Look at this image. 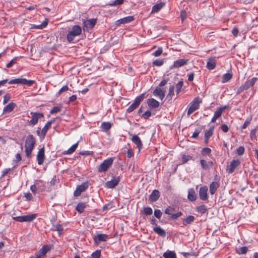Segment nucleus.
I'll return each instance as SVG.
<instances>
[{"label": "nucleus", "mask_w": 258, "mask_h": 258, "mask_svg": "<svg viewBox=\"0 0 258 258\" xmlns=\"http://www.w3.org/2000/svg\"><path fill=\"white\" fill-rule=\"evenodd\" d=\"M240 164V162L238 159L232 160L230 165L227 166V171L229 173H232Z\"/></svg>", "instance_id": "f8f14e48"}, {"label": "nucleus", "mask_w": 258, "mask_h": 258, "mask_svg": "<svg viewBox=\"0 0 258 258\" xmlns=\"http://www.w3.org/2000/svg\"><path fill=\"white\" fill-rule=\"evenodd\" d=\"M211 149L209 148H204L201 151V155L203 156L209 155L211 154Z\"/></svg>", "instance_id": "a18cd8bd"}, {"label": "nucleus", "mask_w": 258, "mask_h": 258, "mask_svg": "<svg viewBox=\"0 0 258 258\" xmlns=\"http://www.w3.org/2000/svg\"><path fill=\"white\" fill-rule=\"evenodd\" d=\"M200 163L203 169L205 170L209 169L208 163L206 161V160L204 159H201L200 160Z\"/></svg>", "instance_id": "3c124183"}, {"label": "nucleus", "mask_w": 258, "mask_h": 258, "mask_svg": "<svg viewBox=\"0 0 258 258\" xmlns=\"http://www.w3.org/2000/svg\"><path fill=\"white\" fill-rule=\"evenodd\" d=\"M147 104L150 108H156L159 106V102L154 98L148 99Z\"/></svg>", "instance_id": "412c9836"}, {"label": "nucleus", "mask_w": 258, "mask_h": 258, "mask_svg": "<svg viewBox=\"0 0 258 258\" xmlns=\"http://www.w3.org/2000/svg\"><path fill=\"white\" fill-rule=\"evenodd\" d=\"M51 248V246L49 245H44L39 250V252L41 255H45L47 252H48Z\"/></svg>", "instance_id": "473e14b6"}, {"label": "nucleus", "mask_w": 258, "mask_h": 258, "mask_svg": "<svg viewBox=\"0 0 258 258\" xmlns=\"http://www.w3.org/2000/svg\"><path fill=\"white\" fill-rule=\"evenodd\" d=\"M195 219L194 216L189 215L186 218L182 219L183 224L184 226L190 225L195 221Z\"/></svg>", "instance_id": "a878e982"}, {"label": "nucleus", "mask_w": 258, "mask_h": 258, "mask_svg": "<svg viewBox=\"0 0 258 258\" xmlns=\"http://www.w3.org/2000/svg\"><path fill=\"white\" fill-rule=\"evenodd\" d=\"M222 113V111L220 109H218L214 113V116L212 118L211 122H215L217 119L219 118Z\"/></svg>", "instance_id": "72a5a7b5"}, {"label": "nucleus", "mask_w": 258, "mask_h": 258, "mask_svg": "<svg viewBox=\"0 0 258 258\" xmlns=\"http://www.w3.org/2000/svg\"><path fill=\"white\" fill-rule=\"evenodd\" d=\"M53 227L55 230L58 232L59 234H60L63 231L62 226L60 224H56L55 225H53Z\"/></svg>", "instance_id": "bf43d9fd"}, {"label": "nucleus", "mask_w": 258, "mask_h": 258, "mask_svg": "<svg viewBox=\"0 0 258 258\" xmlns=\"http://www.w3.org/2000/svg\"><path fill=\"white\" fill-rule=\"evenodd\" d=\"M82 33V28L79 25H75L73 26L71 31H69L67 39L69 42H72L75 39V37L80 35Z\"/></svg>", "instance_id": "f03ea898"}, {"label": "nucleus", "mask_w": 258, "mask_h": 258, "mask_svg": "<svg viewBox=\"0 0 258 258\" xmlns=\"http://www.w3.org/2000/svg\"><path fill=\"white\" fill-rule=\"evenodd\" d=\"M36 143V139L32 135H29L27 136L25 140V148L26 156L27 158L31 157V154Z\"/></svg>", "instance_id": "f257e3e1"}, {"label": "nucleus", "mask_w": 258, "mask_h": 258, "mask_svg": "<svg viewBox=\"0 0 258 258\" xmlns=\"http://www.w3.org/2000/svg\"><path fill=\"white\" fill-rule=\"evenodd\" d=\"M203 128H204V126H202L200 128H196L195 130V132L193 133V134L191 136V138H197L198 136H199V134L201 133V132L202 131V130Z\"/></svg>", "instance_id": "09e8293b"}, {"label": "nucleus", "mask_w": 258, "mask_h": 258, "mask_svg": "<svg viewBox=\"0 0 258 258\" xmlns=\"http://www.w3.org/2000/svg\"><path fill=\"white\" fill-rule=\"evenodd\" d=\"M48 24V20L47 19H45L41 25L37 26L35 27L36 28L41 29L43 28H44L47 26Z\"/></svg>", "instance_id": "69168bd1"}, {"label": "nucleus", "mask_w": 258, "mask_h": 258, "mask_svg": "<svg viewBox=\"0 0 258 258\" xmlns=\"http://www.w3.org/2000/svg\"><path fill=\"white\" fill-rule=\"evenodd\" d=\"M163 52V49L162 47H159L158 50L155 51L153 53V55L156 57H158L160 56Z\"/></svg>", "instance_id": "680f3d73"}, {"label": "nucleus", "mask_w": 258, "mask_h": 258, "mask_svg": "<svg viewBox=\"0 0 258 258\" xmlns=\"http://www.w3.org/2000/svg\"><path fill=\"white\" fill-rule=\"evenodd\" d=\"M188 59H179L175 61L173 64L170 67L171 69L178 68L187 64Z\"/></svg>", "instance_id": "dca6fc26"}, {"label": "nucleus", "mask_w": 258, "mask_h": 258, "mask_svg": "<svg viewBox=\"0 0 258 258\" xmlns=\"http://www.w3.org/2000/svg\"><path fill=\"white\" fill-rule=\"evenodd\" d=\"M154 214L155 217H156L157 219H160L162 216V213L160 210L155 209L154 212Z\"/></svg>", "instance_id": "4d7b16f0"}, {"label": "nucleus", "mask_w": 258, "mask_h": 258, "mask_svg": "<svg viewBox=\"0 0 258 258\" xmlns=\"http://www.w3.org/2000/svg\"><path fill=\"white\" fill-rule=\"evenodd\" d=\"M164 258H176V255L174 251L167 250L163 254Z\"/></svg>", "instance_id": "2f4dec72"}, {"label": "nucleus", "mask_w": 258, "mask_h": 258, "mask_svg": "<svg viewBox=\"0 0 258 258\" xmlns=\"http://www.w3.org/2000/svg\"><path fill=\"white\" fill-rule=\"evenodd\" d=\"M43 181L41 180H36L34 182V184L30 186V189L33 194H35L38 189L37 186H39V184H42Z\"/></svg>", "instance_id": "c756f323"}, {"label": "nucleus", "mask_w": 258, "mask_h": 258, "mask_svg": "<svg viewBox=\"0 0 258 258\" xmlns=\"http://www.w3.org/2000/svg\"><path fill=\"white\" fill-rule=\"evenodd\" d=\"M202 102L201 99L199 97H196L190 103L189 107L187 111V115H190L195 111L199 108L200 103Z\"/></svg>", "instance_id": "39448f33"}, {"label": "nucleus", "mask_w": 258, "mask_h": 258, "mask_svg": "<svg viewBox=\"0 0 258 258\" xmlns=\"http://www.w3.org/2000/svg\"><path fill=\"white\" fill-rule=\"evenodd\" d=\"M69 90V88L67 85L63 86L57 92L58 95H59L61 93L63 92H66Z\"/></svg>", "instance_id": "774afa93"}, {"label": "nucleus", "mask_w": 258, "mask_h": 258, "mask_svg": "<svg viewBox=\"0 0 258 258\" xmlns=\"http://www.w3.org/2000/svg\"><path fill=\"white\" fill-rule=\"evenodd\" d=\"M30 114L32 115L31 119L29 121V125L30 126H34L38 122V119L44 117V115L41 112H31Z\"/></svg>", "instance_id": "6e6552de"}, {"label": "nucleus", "mask_w": 258, "mask_h": 258, "mask_svg": "<svg viewBox=\"0 0 258 258\" xmlns=\"http://www.w3.org/2000/svg\"><path fill=\"white\" fill-rule=\"evenodd\" d=\"M187 198L191 202L195 201L197 200V195L193 188H191L188 190Z\"/></svg>", "instance_id": "cd10ccee"}, {"label": "nucleus", "mask_w": 258, "mask_h": 258, "mask_svg": "<svg viewBox=\"0 0 258 258\" xmlns=\"http://www.w3.org/2000/svg\"><path fill=\"white\" fill-rule=\"evenodd\" d=\"M251 120V117L247 118L245 121L244 124L242 126V129L246 128L250 124Z\"/></svg>", "instance_id": "13d9d810"}, {"label": "nucleus", "mask_w": 258, "mask_h": 258, "mask_svg": "<svg viewBox=\"0 0 258 258\" xmlns=\"http://www.w3.org/2000/svg\"><path fill=\"white\" fill-rule=\"evenodd\" d=\"M153 95L158 97L161 100H163L165 95V90L160 87H156L153 91Z\"/></svg>", "instance_id": "f3484780"}, {"label": "nucleus", "mask_w": 258, "mask_h": 258, "mask_svg": "<svg viewBox=\"0 0 258 258\" xmlns=\"http://www.w3.org/2000/svg\"><path fill=\"white\" fill-rule=\"evenodd\" d=\"M113 162L112 158H108L103 161V162L99 166L98 171L99 172H105L112 165Z\"/></svg>", "instance_id": "423d86ee"}, {"label": "nucleus", "mask_w": 258, "mask_h": 258, "mask_svg": "<svg viewBox=\"0 0 258 258\" xmlns=\"http://www.w3.org/2000/svg\"><path fill=\"white\" fill-rule=\"evenodd\" d=\"M216 60L214 58L211 57L208 59L207 63V68L210 70L214 69L216 67Z\"/></svg>", "instance_id": "5701e85b"}, {"label": "nucleus", "mask_w": 258, "mask_h": 258, "mask_svg": "<svg viewBox=\"0 0 258 258\" xmlns=\"http://www.w3.org/2000/svg\"><path fill=\"white\" fill-rule=\"evenodd\" d=\"M182 215V213L181 212H177L175 214H173L170 217L169 219H172L173 220H176L177 218L180 217Z\"/></svg>", "instance_id": "603ef678"}, {"label": "nucleus", "mask_w": 258, "mask_h": 258, "mask_svg": "<svg viewBox=\"0 0 258 258\" xmlns=\"http://www.w3.org/2000/svg\"><path fill=\"white\" fill-rule=\"evenodd\" d=\"M120 180L119 176L113 177L111 180L105 183V186L108 188H113L117 186Z\"/></svg>", "instance_id": "9d476101"}, {"label": "nucleus", "mask_w": 258, "mask_h": 258, "mask_svg": "<svg viewBox=\"0 0 258 258\" xmlns=\"http://www.w3.org/2000/svg\"><path fill=\"white\" fill-rule=\"evenodd\" d=\"M16 106L14 103L11 102L6 105L3 109V113H9L13 110Z\"/></svg>", "instance_id": "393cba45"}, {"label": "nucleus", "mask_w": 258, "mask_h": 258, "mask_svg": "<svg viewBox=\"0 0 258 258\" xmlns=\"http://www.w3.org/2000/svg\"><path fill=\"white\" fill-rule=\"evenodd\" d=\"M245 149L243 146H240L236 149V154L239 156L242 155L244 154Z\"/></svg>", "instance_id": "5fc2aeb1"}, {"label": "nucleus", "mask_w": 258, "mask_h": 258, "mask_svg": "<svg viewBox=\"0 0 258 258\" xmlns=\"http://www.w3.org/2000/svg\"><path fill=\"white\" fill-rule=\"evenodd\" d=\"M208 187L207 186H204L200 188L199 190V196L200 198L203 201H206L208 199Z\"/></svg>", "instance_id": "2eb2a0df"}, {"label": "nucleus", "mask_w": 258, "mask_h": 258, "mask_svg": "<svg viewBox=\"0 0 258 258\" xmlns=\"http://www.w3.org/2000/svg\"><path fill=\"white\" fill-rule=\"evenodd\" d=\"M145 97V93H142L137 97L134 102L127 108L126 112L130 113L135 110Z\"/></svg>", "instance_id": "20e7f679"}, {"label": "nucleus", "mask_w": 258, "mask_h": 258, "mask_svg": "<svg viewBox=\"0 0 258 258\" xmlns=\"http://www.w3.org/2000/svg\"><path fill=\"white\" fill-rule=\"evenodd\" d=\"M151 116V112L149 110H147L142 115V117L147 119H148Z\"/></svg>", "instance_id": "e2e57ef3"}, {"label": "nucleus", "mask_w": 258, "mask_h": 258, "mask_svg": "<svg viewBox=\"0 0 258 258\" xmlns=\"http://www.w3.org/2000/svg\"><path fill=\"white\" fill-rule=\"evenodd\" d=\"M131 140L140 151L143 147V144L140 138L137 135H134Z\"/></svg>", "instance_id": "6ab92c4d"}, {"label": "nucleus", "mask_w": 258, "mask_h": 258, "mask_svg": "<svg viewBox=\"0 0 258 258\" xmlns=\"http://www.w3.org/2000/svg\"><path fill=\"white\" fill-rule=\"evenodd\" d=\"M135 19V18L133 16H129L123 18L118 20L115 22L116 26H119L122 24H126L132 22Z\"/></svg>", "instance_id": "4468645a"}, {"label": "nucleus", "mask_w": 258, "mask_h": 258, "mask_svg": "<svg viewBox=\"0 0 258 258\" xmlns=\"http://www.w3.org/2000/svg\"><path fill=\"white\" fill-rule=\"evenodd\" d=\"M164 63V59H156L153 62V66L160 67Z\"/></svg>", "instance_id": "de8ad7c7"}, {"label": "nucleus", "mask_w": 258, "mask_h": 258, "mask_svg": "<svg viewBox=\"0 0 258 258\" xmlns=\"http://www.w3.org/2000/svg\"><path fill=\"white\" fill-rule=\"evenodd\" d=\"M108 236L105 234H98L93 237V240L96 244H99L102 241H105L108 239Z\"/></svg>", "instance_id": "ddd939ff"}, {"label": "nucleus", "mask_w": 258, "mask_h": 258, "mask_svg": "<svg viewBox=\"0 0 258 258\" xmlns=\"http://www.w3.org/2000/svg\"><path fill=\"white\" fill-rule=\"evenodd\" d=\"M207 211L206 207L204 205H202L196 208V211L201 214H205Z\"/></svg>", "instance_id": "e433bc0d"}, {"label": "nucleus", "mask_w": 258, "mask_h": 258, "mask_svg": "<svg viewBox=\"0 0 258 258\" xmlns=\"http://www.w3.org/2000/svg\"><path fill=\"white\" fill-rule=\"evenodd\" d=\"M153 230L155 233L162 237H165L166 236L165 231L159 226L154 227Z\"/></svg>", "instance_id": "c85d7f7f"}, {"label": "nucleus", "mask_w": 258, "mask_h": 258, "mask_svg": "<svg viewBox=\"0 0 258 258\" xmlns=\"http://www.w3.org/2000/svg\"><path fill=\"white\" fill-rule=\"evenodd\" d=\"M248 250V248L246 246H242L237 249V252L239 254H245Z\"/></svg>", "instance_id": "37998d69"}, {"label": "nucleus", "mask_w": 258, "mask_h": 258, "mask_svg": "<svg viewBox=\"0 0 258 258\" xmlns=\"http://www.w3.org/2000/svg\"><path fill=\"white\" fill-rule=\"evenodd\" d=\"M143 212L146 216H150L153 213V210L151 207H145L143 208Z\"/></svg>", "instance_id": "4c0bfd02"}, {"label": "nucleus", "mask_w": 258, "mask_h": 258, "mask_svg": "<svg viewBox=\"0 0 258 258\" xmlns=\"http://www.w3.org/2000/svg\"><path fill=\"white\" fill-rule=\"evenodd\" d=\"M164 2H160L156 4L152 7V13L158 12L164 6Z\"/></svg>", "instance_id": "b1692460"}, {"label": "nucleus", "mask_w": 258, "mask_h": 258, "mask_svg": "<svg viewBox=\"0 0 258 258\" xmlns=\"http://www.w3.org/2000/svg\"><path fill=\"white\" fill-rule=\"evenodd\" d=\"M35 83L34 80H27L25 78H23L22 85H25L27 86H31Z\"/></svg>", "instance_id": "49530a36"}, {"label": "nucleus", "mask_w": 258, "mask_h": 258, "mask_svg": "<svg viewBox=\"0 0 258 258\" xmlns=\"http://www.w3.org/2000/svg\"><path fill=\"white\" fill-rule=\"evenodd\" d=\"M124 0H115L111 3L108 4L110 7H114L123 4Z\"/></svg>", "instance_id": "79ce46f5"}, {"label": "nucleus", "mask_w": 258, "mask_h": 258, "mask_svg": "<svg viewBox=\"0 0 258 258\" xmlns=\"http://www.w3.org/2000/svg\"><path fill=\"white\" fill-rule=\"evenodd\" d=\"M257 81H258V78L256 77H253L251 79H247L244 84H242L238 88L236 92V95H238L242 91L247 90L250 87H253Z\"/></svg>", "instance_id": "7ed1b4c3"}, {"label": "nucleus", "mask_w": 258, "mask_h": 258, "mask_svg": "<svg viewBox=\"0 0 258 258\" xmlns=\"http://www.w3.org/2000/svg\"><path fill=\"white\" fill-rule=\"evenodd\" d=\"M18 58V57H15L13 59H12L10 61V62L7 64V68H11L14 64H16L17 63V61Z\"/></svg>", "instance_id": "864d4df0"}, {"label": "nucleus", "mask_w": 258, "mask_h": 258, "mask_svg": "<svg viewBox=\"0 0 258 258\" xmlns=\"http://www.w3.org/2000/svg\"><path fill=\"white\" fill-rule=\"evenodd\" d=\"M92 258H100L101 256V250H97L91 254Z\"/></svg>", "instance_id": "6e6d98bb"}, {"label": "nucleus", "mask_w": 258, "mask_h": 258, "mask_svg": "<svg viewBox=\"0 0 258 258\" xmlns=\"http://www.w3.org/2000/svg\"><path fill=\"white\" fill-rule=\"evenodd\" d=\"M97 22V19H91L83 21L84 27L92 29L95 25Z\"/></svg>", "instance_id": "a211bd4d"}, {"label": "nucleus", "mask_w": 258, "mask_h": 258, "mask_svg": "<svg viewBox=\"0 0 258 258\" xmlns=\"http://www.w3.org/2000/svg\"><path fill=\"white\" fill-rule=\"evenodd\" d=\"M23 78H17L10 80L8 83L9 84H22Z\"/></svg>", "instance_id": "a19ab883"}, {"label": "nucleus", "mask_w": 258, "mask_h": 258, "mask_svg": "<svg viewBox=\"0 0 258 258\" xmlns=\"http://www.w3.org/2000/svg\"><path fill=\"white\" fill-rule=\"evenodd\" d=\"M51 125L49 122H47L41 131V137L44 139L47 131L50 128Z\"/></svg>", "instance_id": "7c9ffc66"}, {"label": "nucleus", "mask_w": 258, "mask_h": 258, "mask_svg": "<svg viewBox=\"0 0 258 258\" xmlns=\"http://www.w3.org/2000/svg\"><path fill=\"white\" fill-rule=\"evenodd\" d=\"M44 153L45 149L44 147L40 149L37 153V161L39 165H42L44 162V159L45 158Z\"/></svg>", "instance_id": "9b49d317"}, {"label": "nucleus", "mask_w": 258, "mask_h": 258, "mask_svg": "<svg viewBox=\"0 0 258 258\" xmlns=\"http://www.w3.org/2000/svg\"><path fill=\"white\" fill-rule=\"evenodd\" d=\"M174 211V208H172L171 206H168L164 211V213L165 214L172 216V212Z\"/></svg>", "instance_id": "8fccbe9b"}, {"label": "nucleus", "mask_w": 258, "mask_h": 258, "mask_svg": "<svg viewBox=\"0 0 258 258\" xmlns=\"http://www.w3.org/2000/svg\"><path fill=\"white\" fill-rule=\"evenodd\" d=\"M88 204L85 202H80L78 204L75 209L79 213L84 212V210L88 206Z\"/></svg>", "instance_id": "4be33fe9"}, {"label": "nucleus", "mask_w": 258, "mask_h": 258, "mask_svg": "<svg viewBox=\"0 0 258 258\" xmlns=\"http://www.w3.org/2000/svg\"><path fill=\"white\" fill-rule=\"evenodd\" d=\"M183 82L182 81H179L175 86L176 88V92L177 94H178L179 92H180L181 88L183 86Z\"/></svg>", "instance_id": "c03bdc74"}, {"label": "nucleus", "mask_w": 258, "mask_h": 258, "mask_svg": "<svg viewBox=\"0 0 258 258\" xmlns=\"http://www.w3.org/2000/svg\"><path fill=\"white\" fill-rule=\"evenodd\" d=\"M78 145V142L74 144L72 146H71L67 151H64L63 154L64 155L66 154H71L74 152L77 148Z\"/></svg>", "instance_id": "f704fd0d"}, {"label": "nucleus", "mask_w": 258, "mask_h": 258, "mask_svg": "<svg viewBox=\"0 0 258 258\" xmlns=\"http://www.w3.org/2000/svg\"><path fill=\"white\" fill-rule=\"evenodd\" d=\"M88 187V182H83L81 184L78 185L74 192V197H78L81 194L85 191Z\"/></svg>", "instance_id": "1a4fd4ad"}, {"label": "nucleus", "mask_w": 258, "mask_h": 258, "mask_svg": "<svg viewBox=\"0 0 258 258\" xmlns=\"http://www.w3.org/2000/svg\"><path fill=\"white\" fill-rule=\"evenodd\" d=\"M61 108V107L54 106L50 110V114H54V113H57V112H58L60 111Z\"/></svg>", "instance_id": "0e129e2a"}, {"label": "nucleus", "mask_w": 258, "mask_h": 258, "mask_svg": "<svg viewBox=\"0 0 258 258\" xmlns=\"http://www.w3.org/2000/svg\"><path fill=\"white\" fill-rule=\"evenodd\" d=\"M219 184L217 182H212L210 184V194L211 195H214L217 188L219 187Z\"/></svg>", "instance_id": "bb28decb"}, {"label": "nucleus", "mask_w": 258, "mask_h": 258, "mask_svg": "<svg viewBox=\"0 0 258 258\" xmlns=\"http://www.w3.org/2000/svg\"><path fill=\"white\" fill-rule=\"evenodd\" d=\"M174 86L173 85H171L170 86L169 89V92L167 95V97H172L174 95Z\"/></svg>", "instance_id": "338daca9"}, {"label": "nucleus", "mask_w": 258, "mask_h": 258, "mask_svg": "<svg viewBox=\"0 0 258 258\" xmlns=\"http://www.w3.org/2000/svg\"><path fill=\"white\" fill-rule=\"evenodd\" d=\"M37 215L35 214L21 216L13 217L15 221L23 222H31L36 218Z\"/></svg>", "instance_id": "0eeeda50"}, {"label": "nucleus", "mask_w": 258, "mask_h": 258, "mask_svg": "<svg viewBox=\"0 0 258 258\" xmlns=\"http://www.w3.org/2000/svg\"><path fill=\"white\" fill-rule=\"evenodd\" d=\"M192 159V157L189 155H183L182 157V161L183 163L187 162L188 161Z\"/></svg>", "instance_id": "052dcab7"}, {"label": "nucleus", "mask_w": 258, "mask_h": 258, "mask_svg": "<svg viewBox=\"0 0 258 258\" xmlns=\"http://www.w3.org/2000/svg\"><path fill=\"white\" fill-rule=\"evenodd\" d=\"M215 126H211L208 131H207L205 133V138H210L213 134V131Z\"/></svg>", "instance_id": "ea45409f"}, {"label": "nucleus", "mask_w": 258, "mask_h": 258, "mask_svg": "<svg viewBox=\"0 0 258 258\" xmlns=\"http://www.w3.org/2000/svg\"><path fill=\"white\" fill-rule=\"evenodd\" d=\"M232 77V74L231 73H226L223 75L222 81L223 83H226L229 81Z\"/></svg>", "instance_id": "58836bf2"}, {"label": "nucleus", "mask_w": 258, "mask_h": 258, "mask_svg": "<svg viewBox=\"0 0 258 258\" xmlns=\"http://www.w3.org/2000/svg\"><path fill=\"white\" fill-rule=\"evenodd\" d=\"M160 197V192L157 189H154L150 195L149 200L151 202L157 201Z\"/></svg>", "instance_id": "aec40b11"}, {"label": "nucleus", "mask_w": 258, "mask_h": 258, "mask_svg": "<svg viewBox=\"0 0 258 258\" xmlns=\"http://www.w3.org/2000/svg\"><path fill=\"white\" fill-rule=\"evenodd\" d=\"M111 123L109 122H103L101 124V128L105 131L109 130L111 127Z\"/></svg>", "instance_id": "c9c22d12"}]
</instances>
